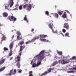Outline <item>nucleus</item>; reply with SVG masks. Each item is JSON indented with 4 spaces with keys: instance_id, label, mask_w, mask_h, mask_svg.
<instances>
[{
    "instance_id": "nucleus-39",
    "label": "nucleus",
    "mask_w": 76,
    "mask_h": 76,
    "mask_svg": "<svg viewBox=\"0 0 76 76\" xmlns=\"http://www.w3.org/2000/svg\"><path fill=\"white\" fill-rule=\"evenodd\" d=\"M69 35V33H66L65 34V37H69V36H68Z\"/></svg>"
},
{
    "instance_id": "nucleus-46",
    "label": "nucleus",
    "mask_w": 76,
    "mask_h": 76,
    "mask_svg": "<svg viewBox=\"0 0 76 76\" xmlns=\"http://www.w3.org/2000/svg\"><path fill=\"white\" fill-rule=\"evenodd\" d=\"M52 31L53 33H57V31H54V30H52Z\"/></svg>"
},
{
    "instance_id": "nucleus-17",
    "label": "nucleus",
    "mask_w": 76,
    "mask_h": 76,
    "mask_svg": "<svg viewBox=\"0 0 76 76\" xmlns=\"http://www.w3.org/2000/svg\"><path fill=\"white\" fill-rule=\"evenodd\" d=\"M40 38H46L47 37V35H40L39 36Z\"/></svg>"
},
{
    "instance_id": "nucleus-27",
    "label": "nucleus",
    "mask_w": 76,
    "mask_h": 76,
    "mask_svg": "<svg viewBox=\"0 0 76 76\" xmlns=\"http://www.w3.org/2000/svg\"><path fill=\"white\" fill-rule=\"evenodd\" d=\"M33 72L32 71H30L29 72V76H33V75H32Z\"/></svg>"
},
{
    "instance_id": "nucleus-10",
    "label": "nucleus",
    "mask_w": 76,
    "mask_h": 76,
    "mask_svg": "<svg viewBox=\"0 0 76 76\" xmlns=\"http://www.w3.org/2000/svg\"><path fill=\"white\" fill-rule=\"evenodd\" d=\"M2 15L3 17H4V18H6L8 16V13L6 12H4L3 13Z\"/></svg>"
},
{
    "instance_id": "nucleus-31",
    "label": "nucleus",
    "mask_w": 76,
    "mask_h": 76,
    "mask_svg": "<svg viewBox=\"0 0 76 76\" xmlns=\"http://www.w3.org/2000/svg\"><path fill=\"white\" fill-rule=\"evenodd\" d=\"M17 39L18 40H19V39H22V38L21 37L20 38L19 36L18 35L17 37Z\"/></svg>"
},
{
    "instance_id": "nucleus-29",
    "label": "nucleus",
    "mask_w": 76,
    "mask_h": 76,
    "mask_svg": "<svg viewBox=\"0 0 76 76\" xmlns=\"http://www.w3.org/2000/svg\"><path fill=\"white\" fill-rule=\"evenodd\" d=\"M58 13L59 15H62V12L58 11Z\"/></svg>"
},
{
    "instance_id": "nucleus-18",
    "label": "nucleus",
    "mask_w": 76,
    "mask_h": 76,
    "mask_svg": "<svg viewBox=\"0 0 76 76\" xmlns=\"http://www.w3.org/2000/svg\"><path fill=\"white\" fill-rule=\"evenodd\" d=\"M40 41H44V42H48V40H46V39H41V38H40Z\"/></svg>"
},
{
    "instance_id": "nucleus-8",
    "label": "nucleus",
    "mask_w": 76,
    "mask_h": 76,
    "mask_svg": "<svg viewBox=\"0 0 76 76\" xmlns=\"http://www.w3.org/2000/svg\"><path fill=\"white\" fill-rule=\"evenodd\" d=\"M32 9V5L31 4H28L27 5V9L28 10L30 11Z\"/></svg>"
},
{
    "instance_id": "nucleus-15",
    "label": "nucleus",
    "mask_w": 76,
    "mask_h": 76,
    "mask_svg": "<svg viewBox=\"0 0 76 76\" xmlns=\"http://www.w3.org/2000/svg\"><path fill=\"white\" fill-rule=\"evenodd\" d=\"M13 69H12L10 70V73L8 74V76H12V75H13Z\"/></svg>"
},
{
    "instance_id": "nucleus-12",
    "label": "nucleus",
    "mask_w": 76,
    "mask_h": 76,
    "mask_svg": "<svg viewBox=\"0 0 76 76\" xmlns=\"http://www.w3.org/2000/svg\"><path fill=\"white\" fill-rule=\"evenodd\" d=\"M60 61H61V64H66L67 63H68V62H66L64 60H60L59 61V62H60Z\"/></svg>"
},
{
    "instance_id": "nucleus-55",
    "label": "nucleus",
    "mask_w": 76,
    "mask_h": 76,
    "mask_svg": "<svg viewBox=\"0 0 76 76\" xmlns=\"http://www.w3.org/2000/svg\"><path fill=\"white\" fill-rule=\"evenodd\" d=\"M24 0V1H28V0Z\"/></svg>"
},
{
    "instance_id": "nucleus-40",
    "label": "nucleus",
    "mask_w": 76,
    "mask_h": 76,
    "mask_svg": "<svg viewBox=\"0 0 76 76\" xmlns=\"http://www.w3.org/2000/svg\"><path fill=\"white\" fill-rule=\"evenodd\" d=\"M22 69H18V72L19 73H22Z\"/></svg>"
},
{
    "instance_id": "nucleus-14",
    "label": "nucleus",
    "mask_w": 76,
    "mask_h": 76,
    "mask_svg": "<svg viewBox=\"0 0 76 76\" xmlns=\"http://www.w3.org/2000/svg\"><path fill=\"white\" fill-rule=\"evenodd\" d=\"M53 16H54V18L56 19H58V18L59 15L57 13H55Z\"/></svg>"
},
{
    "instance_id": "nucleus-21",
    "label": "nucleus",
    "mask_w": 76,
    "mask_h": 76,
    "mask_svg": "<svg viewBox=\"0 0 76 76\" xmlns=\"http://www.w3.org/2000/svg\"><path fill=\"white\" fill-rule=\"evenodd\" d=\"M6 37H5V36L3 34H2V37L1 38L2 41H3L4 40L5 41L6 40Z\"/></svg>"
},
{
    "instance_id": "nucleus-54",
    "label": "nucleus",
    "mask_w": 76,
    "mask_h": 76,
    "mask_svg": "<svg viewBox=\"0 0 76 76\" xmlns=\"http://www.w3.org/2000/svg\"><path fill=\"white\" fill-rule=\"evenodd\" d=\"M13 38H14V36L13 35L12 36V39H13Z\"/></svg>"
},
{
    "instance_id": "nucleus-3",
    "label": "nucleus",
    "mask_w": 76,
    "mask_h": 76,
    "mask_svg": "<svg viewBox=\"0 0 76 76\" xmlns=\"http://www.w3.org/2000/svg\"><path fill=\"white\" fill-rule=\"evenodd\" d=\"M7 19L10 20V21H16L17 19L15 17H14V16H9L8 17Z\"/></svg>"
},
{
    "instance_id": "nucleus-41",
    "label": "nucleus",
    "mask_w": 76,
    "mask_h": 76,
    "mask_svg": "<svg viewBox=\"0 0 76 76\" xmlns=\"http://www.w3.org/2000/svg\"><path fill=\"white\" fill-rule=\"evenodd\" d=\"M19 8L20 10H22V6H20L19 7Z\"/></svg>"
},
{
    "instance_id": "nucleus-19",
    "label": "nucleus",
    "mask_w": 76,
    "mask_h": 76,
    "mask_svg": "<svg viewBox=\"0 0 76 76\" xmlns=\"http://www.w3.org/2000/svg\"><path fill=\"white\" fill-rule=\"evenodd\" d=\"M12 54H13V51L12 50H10V53L9 54V57L12 56Z\"/></svg>"
},
{
    "instance_id": "nucleus-52",
    "label": "nucleus",
    "mask_w": 76,
    "mask_h": 76,
    "mask_svg": "<svg viewBox=\"0 0 76 76\" xmlns=\"http://www.w3.org/2000/svg\"><path fill=\"white\" fill-rule=\"evenodd\" d=\"M34 31V29H32L31 30V32H33V31Z\"/></svg>"
},
{
    "instance_id": "nucleus-45",
    "label": "nucleus",
    "mask_w": 76,
    "mask_h": 76,
    "mask_svg": "<svg viewBox=\"0 0 76 76\" xmlns=\"http://www.w3.org/2000/svg\"><path fill=\"white\" fill-rule=\"evenodd\" d=\"M76 58V56H74L72 57V60H75Z\"/></svg>"
},
{
    "instance_id": "nucleus-50",
    "label": "nucleus",
    "mask_w": 76,
    "mask_h": 76,
    "mask_svg": "<svg viewBox=\"0 0 76 76\" xmlns=\"http://www.w3.org/2000/svg\"><path fill=\"white\" fill-rule=\"evenodd\" d=\"M73 70H76V67H73Z\"/></svg>"
},
{
    "instance_id": "nucleus-59",
    "label": "nucleus",
    "mask_w": 76,
    "mask_h": 76,
    "mask_svg": "<svg viewBox=\"0 0 76 76\" xmlns=\"http://www.w3.org/2000/svg\"><path fill=\"white\" fill-rule=\"evenodd\" d=\"M34 44H36V43H34Z\"/></svg>"
},
{
    "instance_id": "nucleus-20",
    "label": "nucleus",
    "mask_w": 76,
    "mask_h": 76,
    "mask_svg": "<svg viewBox=\"0 0 76 76\" xmlns=\"http://www.w3.org/2000/svg\"><path fill=\"white\" fill-rule=\"evenodd\" d=\"M24 20L26 21L27 23H28V22H29V21H28V20L27 19V17H26V15H25V17L24 18Z\"/></svg>"
},
{
    "instance_id": "nucleus-2",
    "label": "nucleus",
    "mask_w": 76,
    "mask_h": 76,
    "mask_svg": "<svg viewBox=\"0 0 76 76\" xmlns=\"http://www.w3.org/2000/svg\"><path fill=\"white\" fill-rule=\"evenodd\" d=\"M22 52H19V55L17 57V63L16 64V66L18 69H20V56L22 55Z\"/></svg>"
},
{
    "instance_id": "nucleus-7",
    "label": "nucleus",
    "mask_w": 76,
    "mask_h": 76,
    "mask_svg": "<svg viewBox=\"0 0 76 76\" xmlns=\"http://www.w3.org/2000/svg\"><path fill=\"white\" fill-rule=\"evenodd\" d=\"M8 3H9V5H10V7H12L14 4V2L13 1V0H9Z\"/></svg>"
},
{
    "instance_id": "nucleus-16",
    "label": "nucleus",
    "mask_w": 76,
    "mask_h": 76,
    "mask_svg": "<svg viewBox=\"0 0 76 76\" xmlns=\"http://www.w3.org/2000/svg\"><path fill=\"white\" fill-rule=\"evenodd\" d=\"M4 61H5V59H3L2 60H1L0 61V64L1 65L3 64L4 63Z\"/></svg>"
},
{
    "instance_id": "nucleus-22",
    "label": "nucleus",
    "mask_w": 76,
    "mask_h": 76,
    "mask_svg": "<svg viewBox=\"0 0 76 76\" xmlns=\"http://www.w3.org/2000/svg\"><path fill=\"white\" fill-rule=\"evenodd\" d=\"M57 53L59 55V56H62V52L61 51H57Z\"/></svg>"
},
{
    "instance_id": "nucleus-57",
    "label": "nucleus",
    "mask_w": 76,
    "mask_h": 76,
    "mask_svg": "<svg viewBox=\"0 0 76 76\" xmlns=\"http://www.w3.org/2000/svg\"><path fill=\"white\" fill-rule=\"evenodd\" d=\"M13 31L12 30V32H13Z\"/></svg>"
},
{
    "instance_id": "nucleus-38",
    "label": "nucleus",
    "mask_w": 76,
    "mask_h": 76,
    "mask_svg": "<svg viewBox=\"0 0 76 76\" xmlns=\"http://www.w3.org/2000/svg\"><path fill=\"white\" fill-rule=\"evenodd\" d=\"M28 6V4H26L24 5L23 7L24 9H25L26 7H27Z\"/></svg>"
},
{
    "instance_id": "nucleus-30",
    "label": "nucleus",
    "mask_w": 76,
    "mask_h": 76,
    "mask_svg": "<svg viewBox=\"0 0 76 76\" xmlns=\"http://www.w3.org/2000/svg\"><path fill=\"white\" fill-rule=\"evenodd\" d=\"M4 51H8V50H9V49L6 47H4Z\"/></svg>"
},
{
    "instance_id": "nucleus-53",
    "label": "nucleus",
    "mask_w": 76,
    "mask_h": 76,
    "mask_svg": "<svg viewBox=\"0 0 76 76\" xmlns=\"http://www.w3.org/2000/svg\"><path fill=\"white\" fill-rule=\"evenodd\" d=\"M18 6H19V5L16 4L15 6V7H18Z\"/></svg>"
},
{
    "instance_id": "nucleus-5",
    "label": "nucleus",
    "mask_w": 76,
    "mask_h": 76,
    "mask_svg": "<svg viewBox=\"0 0 76 76\" xmlns=\"http://www.w3.org/2000/svg\"><path fill=\"white\" fill-rule=\"evenodd\" d=\"M47 71L43 73L41 75V76H44V75H47L48 73H50V72H51V70L50 68Z\"/></svg>"
},
{
    "instance_id": "nucleus-42",
    "label": "nucleus",
    "mask_w": 76,
    "mask_h": 76,
    "mask_svg": "<svg viewBox=\"0 0 76 76\" xmlns=\"http://www.w3.org/2000/svg\"><path fill=\"white\" fill-rule=\"evenodd\" d=\"M68 72L69 73H74L75 72V71H68Z\"/></svg>"
},
{
    "instance_id": "nucleus-51",
    "label": "nucleus",
    "mask_w": 76,
    "mask_h": 76,
    "mask_svg": "<svg viewBox=\"0 0 76 76\" xmlns=\"http://www.w3.org/2000/svg\"><path fill=\"white\" fill-rule=\"evenodd\" d=\"M65 11L66 12H67V13H70V12H69V11H68L67 10H66Z\"/></svg>"
},
{
    "instance_id": "nucleus-1",
    "label": "nucleus",
    "mask_w": 76,
    "mask_h": 76,
    "mask_svg": "<svg viewBox=\"0 0 76 76\" xmlns=\"http://www.w3.org/2000/svg\"><path fill=\"white\" fill-rule=\"evenodd\" d=\"M45 53V50H42L38 55H37V57H38L37 58L38 59V60H39V59L40 61L37 63L36 66H38L41 64V61H42V60L44 58V57H45L44 56Z\"/></svg>"
},
{
    "instance_id": "nucleus-32",
    "label": "nucleus",
    "mask_w": 76,
    "mask_h": 76,
    "mask_svg": "<svg viewBox=\"0 0 76 76\" xmlns=\"http://www.w3.org/2000/svg\"><path fill=\"white\" fill-rule=\"evenodd\" d=\"M45 14L47 15V16H49V12L48 11H46L45 12Z\"/></svg>"
},
{
    "instance_id": "nucleus-33",
    "label": "nucleus",
    "mask_w": 76,
    "mask_h": 76,
    "mask_svg": "<svg viewBox=\"0 0 76 76\" xmlns=\"http://www.w3.org/2000/svg\"><path fill=\"white\" fill-rule=\"evenodd\" d=\"M31 42V41H30V40H28V42H26V44L27 45V44H30Z\"/></svg>"
},
{
    "instance_id": "nucleus-36",
    "label": "nucleus",
    "mask_w": 76,
    "mask_h": 76,
    "mask_svg": "<svg viewBox=\"0 0 76 76\" xmlns=\"http://www.w3.org/2000/svg\"><path fill=\"white\" fill-rule=\"evenodd\" d=\"M36 66H37L36 64L34 63L32 65V67H36Z\"/></svg>"
},
{
    "instance_id": "nucleus-56",
    "label": "nucleus",
    "mask_w": 76,
    "mask_h": 76,
    "mask_svg": "<svg viewBox=\"0 0 76 76\" xmlns=\"http://www.w3.org/2000/svg\"><path fill=\"white\" fill-rule=\"evenodd\" d=\"M68 22V20H67L66 21V22Z\"/></svg>"
},
{
    "instance_id": "nucleus-58",
    "label": "nucleus",
    "mask_w": 76,
    "mask_h": 76,
    "mask_svg": "<svg viewBox=\"0 0 76 76\" xmlns=\"http://www.w3.org/2000/svg\"><path fill=\"white\" fill-rule=\"evenodd\" d=\"M7 75H8V74H7L6 75L7 76Z\"/></svg>"
},
{
    "instance_id": "nucleus-9",
    "label": "nucleus",
    "mask_w": 76,
    "mask_h": 76,
    "mask_svg": "<svg viewBox=\"0 0 76 76\" xmlns=\"http://www.w3.org/2000/svg\"><path fill=\"white\" fill-rule=\"evenodd\" d=\"M25 48V45H23V46H20V50L19 51H22V50L24 48Z\"/></svg>"
},
{
    "instance_id": "nucleus-25",
    "label": "nucleus",
    "mask_w": 76,
    "mask_h": 76,
    "mask_svg": "<svg viewBox=\"0 0 76 76\" xmlns=\"http://www.w3.org/2000/svg\"><path fill=\"white\" fill-rule=\"evenodd\" d=\"M58 63V62L57 61H55L53 62V64H52V66H54L56 65V64H57Z\"/></svg>"
},
{
    "instance_id": "nucleus-37",
    "label": "nucleus",
    "mask_w": 76,
    "mask_h": 76,
    "mask_svg": "<svg viewBox=\"0 0 76 76\" xmlns=\"http://www.w3.org/2000/svg\"><path fill=\"white\" fill-rule=\"evenodd\" d=\"M16 73V70L15 69L14 70V72L13 73V75H15Z\"/></svg>"
},
{
    "instance_id": "nucleus-35",
    "label": "nucleus",
    "mask_w": 76,
    "mask_h": 76,
    "mask_svg": "<svg viewBox=\"0 0 76 76\" xmlns=\"http://www.w3.org/2000/svg\"><path fill=\"white\" fill-rule=\"evenodd\" d=\"M17 34L18 35V36H20V35H21V34L19 31H17Z\"/></svg>"
},
{
    "instance_id": "nucleus-11",
    "label": "nucleus",
    "mask_w": 76,
    "mask_h": 76,
    "mask_svg": "<svg viewBox=\"0 0 76 76\" xmlns=\"http://www.w3.org/2000/svg\"><path fill=\"white\" fill-rule=\"evenodd\" d=\"M39 37H35V38L32 39L30 41L31 42H34V41L36 40V39H39Z\"/></svg>"
},
{
    "instance_id": "nucleus-24",
    "label": "nucleus",
    "mask_w": 76,
    "mask_h": 76,
    "mask_svg": "<svg viewBox=\"0 0 76 76\" xmlns=\"http://www.w3.org/2000/svg\"><path fill=\"white\" fill-rule=\"evenodd\" d=\"M62 18H67V16L66 15V12H64V14L62 15Z\"/></svg>"
},
{
    "instance_id": "nucleus-28",
    "label": "nucleus",
    "mask_w": 76,
    "mask_h": 76,
    "mask_svg": "<svg viewBox=\"0 0 76 76\" xmlns=\"http://www.w3.org/2000/svg\"><path fill=\"white\" fill-rule=\"evenodd\" d=\"M23 44H24V42H23V41H22L19 42V44H20V45H22Z\"/></svg>"
},
{
    "instance_id": "nucleus-23",
    "label": "nucleus",
    "mask_w": 76,
    "mask_h": 76,
    "mask_svg": "<svg viewBox=\"0 0 76 76\" xmlns=\"http://www.w3.org/2000/svg\"><path fill=\"white\" fill-rule=\"evenodd\" d=\"M6 69V67L4 66L3 67L1 68L0 69V72H1L2 71H3L4 69Z\"/></svg>"
},
{
    "instance_id": "nucleus-49",
    "label": "nucleus",
    "mask_w": 76,
    "mask_h": 76,
    "mask_svg": "<svg viewBox=\"0 0 76 76\" xmlns=\"http://www.w3.org/2000/svg\"><path fill=\"white\" fill-rule=\"evenodd\" d=\"M51 70H51H54V68H50Z\"/></svg>"
},
{
    "instance_id": "nucleus-13",
    "label": "nucleus",
    "mask_w": 76,
    "mask_h": 76,
    "mask_svg": "<svg viewBox=\"0 0 76 76\" xmlns=\"http://www.w3.org/2000/svg\"><path fill=\"white\" fill-rule=\"evenodd\" d=\"M13 42L11 43L10 44L9 47L10 50H12L13 48Z\"/></svg>"
},
{
    "instance_id": "nucleus-47",
    "label": "nucleus",
    "mask_w": 76,
    "mask_h": 76,
    "mask_svg": "<svg viewBox=\"0 0 76 76\" xmlns=\"http://www.w3.org/2000/svg\"><path fill=\"white\" fill-rule=\"evenodd\" d=\"M5 9H8V8H7V5H6L5 6Z\"/></svg>"
},
{
    "instance_id": "nucleus-44",
    "label": "nucleus",
    "mask_w": 76,
    "mask_h": 76,
    "mask_svg": "<svg viewBox=\"0 0 76 76\" xmlns=\"http://www.w3.org/2000/svg\"><path fill=\"white\" fill-rule=\"evenodd\" d=\"M60 34H61V35H62L63 37H64V34H63V33H61V32H59V34H58V35H60Z\"/></svg>"
},
{
    "instance_id": "nucleus-4",
    "label": "nucleus",
    "mask_w": 76,
    "mask_h": 76,
    "mask_svg": "<svg viewBox=\"0 0 76 76\" xmlns=\"http://www.w3.org/2000/svg\"><path fill=\"white\" fill-rule=\"evenodd\" d=\"M50 23L49 24L48 26L49 28H50L51 29H52L53 28V21L50 20Z\"/></svg>"
},
{
    "instance_id": "nucleus-43",
    "label": "nucleus",
    "mask_w": 76,
    "mask_h": 76,
    "mask_svg": "<svg viewBox=\"0 0 76 76\" xmlns=\"http://www.w3.org/2000/svg\"><path fill=\"white\" fill-rule=\"evenodd\" d=\"M62 31L64 32V33H65L66 32V30H65L64 29H62Z\"/></svg>"
},
{
    "instance_id": "nucleus-34",
    "label": "nucleus",
    "mask_w": 76,
    "mask_h": 76,
    "mask_svg": "<svg viewBox=\"0 0 76 76\" xmlns=\"http://www.w3.org/2000/svg\"><path fill=\"white\" fill-rule=\"evenodd\" d=\"M49 54H50V53L48 52H46L45 53V56H49Z\"/></svg>"
},
{
    "instance_id": "nucleus-48",
    "label": "nucleus",
    "mask_w": 76,
    "mask_h": 76,
    "mask_svg": "<svg viewBox=\"0 0 76 76\" xmlns=\"http://www.w3.org/2000/svg\"><path fill=\"white\" fill-rule=\"evenodd\" d=\"M13 59V57H11L10 58V60H11Z\"/></svg>"
},
{
    "instance_id": "nucleus-26",
    "label": "nucleus",
    "mask_w": 76,
    "mask_h": 76,
    "mask_svg": "<svg viewBox=\"0 0 76 76\" xmlns=\"http://www.w3.org/2000/svg\"><path fill=\"white\" fill-rule=\"evenodd\" d=\"M58 63V62L57 61H55L53 62V64H52V66H54L56 65V64H57Z\"/></svg>"
},
{
    "instance_id": "nucleus-6",
    "label": "nucleus",
    "mask_w": 76,
    "mask_h": 76,
    "mask_svg": "<svg viewBox=\"0 0 76 76\" xmlns=\"http://www.w3.org/2000/svg\"><path fill=\"white\" fill-rule=\"evenodd\" d=\"M64 28L66 29L67 30H69V24L67 23H65L64 24Z\"/></svg>"
}]
</instances>
